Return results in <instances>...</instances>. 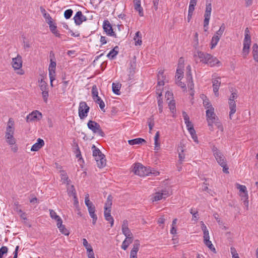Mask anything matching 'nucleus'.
I'll return each mask as SVG.
<instances>
[{"label":"nucleus","instance_id":"nucleus-57","mask_svg":"<svg viewBox=\"0 0 258 258\" xmlns=\"http://www.w3.org/2000/svg\"><path fill=\"white\" fill-rule=\"evenodd\" d=\"M148 125H149V130H150V132L152 130V128L154 125V118L152 117H151L148 118Z\"/></svg>","mask_w":258,"mask_h":258},{"label":"nucleus","instance_id":"nucleus-53","mask_svg":"<svg viewBox=\"0 0 258 258\" xmlns=\"http://www.w3.org/2000/svg\"><path fill=\"white\" fill-rule=\"evenodd\" d=\"M140 244L138 240H136L133 244V247L131 250L138 252L139 250Z\"/></svg>","mask_w":258,"mask_h":258},{"label":"nucleus","instance_id":"nucleus-17","mask_svg":"<svg viewBox=\"0 0 258 258\" xmlns=\"http://www.w3.org/2000/svg\"><path fill=\"white\" fill-rule=\"evenodd\" d=\"M228 104L229 105V118L232 119V116L234 114L236 111V106L235 101H228Z\"/></svg>","mask_w":258,"mask_h":258},{"label":"nucleus","instance_id":"nucleus-62","mask_svg":"<svg viewBox=\"0 0 258 258\" xmlns=\"http://www.w3.org/2000/svg\"><path fill=\"white\" fill-rule=\"evenodd\" d=\"M188 88L191 91L190 93V95L193 96L194 95V91L193 90L194 88V82H189L187 84Z\"/></svg>","mask_w":258,"mask_h":258},{"label":"nucleus","instance_id":"nucleus-60","mask_svg":"<svg viewBox=\"0 0 258 258\" xmlns=\"http://www.w3.org/2000/svg\"><path fill=\"white\" fill-rule=\"evenodd\" d=\"M248 196H245L241 197V201H242V202L243 203V205L246 207V210H248Z\"/></svg>","mask_w":258,"mask_h":258},{"label":"nucleus","instance_id":"nucleus-38","mask_svg":"<svg viewBox=\"0 0 258 258\" xmlns=\"http://www.w3.org/2000/svg\"><path fill=\"white\" fill-rule=\"evenodd\" d=\"M113 197L111 195H109L107 197L106 202L105 204L104 210H108V209L111 208L112 204Z\"/></svg>","mask_w":258,"mask_h":258},{"label":"nucleus","instance_id":"nucleus-7","mask_svg":"<svg viewBox=\"0 0 258 258\" xmlns=\"http://www.w3.org/2000/svg\"><path fill=\"white\" fill-rule=\"evenodd\" d=\"M210 56V54L205 53L201 51H198L197 53L194 55V58L197 63L198 62V58L200 59V62L206 63L208 59V57Z\"/></svg>","mask_w":258,"mask_h":258},{"label":"nucleus","instance_id":"nucleus-50","mask_svg":"<svg viewBox=\"0 0 258 258\" xmlns=\"http://www.w3.org/2000/svg\"><path fill=\"white\" fill-rule=\"evenodd\" d=\"M204 244L213 252H216V249L210 240L204 241Z\"/></svg>","mask_w":258,"mask_h":258},{"label":"nucleus","instance_id":"nucleus-27","mask_svg":"<svg viewBox=\"0 0 258 258\" xmlns=\"http://www.w3.org/2000/svg\"><path fill=\"white\" fill-rule=\"evenodd\" d=\"M180 67L181 68H179V66H178L176 72V75L175 76V79L178 81H180L182 79L183 76V67L180 66Z\"/></svg>","mask_w":258,"mask_h":258},{"label":"nucleus","instance_id":"nucleus-51","mask_svg":"<svg viewBox=\"0 0 258 258\" xmlns=\"http://www.w3.org/2000/svg\"><path fill=\"white\" fill-rule=\"evenodd\" d=\"M118 54V52L115 51V49H112L107 55V56L111 59H114L117 54Z\"/></svg>","mask_w":258,"mask_h":258},{"label":"nucleus","instance_id":"nucleus-54","mask_svg":"<svg viewBox=\"0 0 258 258\" xmlns=\"http://www.w3.org/2000/svg\"><path fill=\"white\" fill-rule=\"evenodd\" d=\"M8 248L7 246H3L0 248V258H3V255L8 252Z\"/></svg>","mask_w":258,"mask_h":258},{"label":"nucleus","instance_id":"nucleus-59","mask_svg":"<svg viewBox=\"0 0 258 258\" xmlns=\"http://www.w3.org/2000/svg\"><path fill=\"white\" fill-rule=\"evenodd\" d=\"M60 176L61 179L63 181V183H66L68 182V177L64 171H61Z\"/></svg>","mask_w":258,"mask_h":258},{"label":"nucleus","instance_id":"nucleus-18","mask_svg":"<svg viewBox=\"0 0 258 258\" xmlns=\"http://www.w3.org/2000/svg\"><path fill=\"white\" fill-rule=\"evenodd\" d=\"M85 204L86 206L87 207L88 211L95 209V206L94 205L93 203L91 201H90L89 199V195L88 194H86L85 195Z\"/></svg>","mask_w":258,"mask_h":258},{"label":"nucleus","instance_id":"nucleus-32","mask_svg":"<svg viewBox=\"0 0 258 258\" xmlns=\"http://www.w3.org/2000/svg\"><path fill=\"white\" fill-rule=\"evenodd\" d=\"M93 100L96 103L99 104V107L103 112H105V110L104 108L105 106V103L100 97L95 98V99Z\"/></svg>","mask_w":258,"mask_h":258},{"label":"nucleus","instance_id":"nucleus-39","mask_svg":"<svg viewBox=\"0 0 258 258\" xmlns=\"http://www.w3.org/2000/svg\"><path fill=\"white\" fill-rule=\"evenodd\" d=\"M95 209L88 211L90 216L91 217V218H92V224L93 225H95L96 224V222L98 219L96 214H95Z\"/></svg>","mask_w":258,"mask_h":258},{"label":"nucleus","instance_id":"nucleus-30","mask_svg":"<svg viewBox=\"0 0 258 258\" xmlns=\"http://www.w3.org/2000/svg\"><path fill=\"white\" fill-rule=\"evenodd\" d=\"M49 211L51 218L53 219H54L57 222V223H58L61 224L62 219L59 216L56 214V212L53 210H50Z\"/></svg>","mask_w":258,"mask_h":258},{"label":"nucleus","instance_id":"nucleus-64","mask_svg":"<svg viewBox=\"0 0 258 258\" xmlns=\"http://www.w3.org/2000/svg\"><path fill=\"white\" fill-rule=\"evenodd\" d=\"M202 225H201V228H202V230L203 231L204 235L209 234V231L207 229V228L206 226L205 225V224L203 222H202Z\"/></svg>","mask_w":258,"mask_h":258},{"label":"nucleus","instance_id":"nucleus-35","mask_svg":"<svg viewBox=\"0 0 258 258\" xmlns=\"http://www.w3.org/2000/svg\"><path fill=\"white\" fill-rule=\"evenodd\" d=\"M252 53L254 59L258 62V45L254 43L252 46Z\"/></svg>","mask_w":258,"mask_h":258},{"label":"nucleus","instance_id":"nucleus-11","mask_svg":"<svg viewBox=\"0 0 258 258\" xmlns=\"http://www.w3.org/2000/svg\"><path fill=\"white\" fill-rule=\"evenodd\" d=\"M56 65L55 60H50V63L48 68L50 81L55 80L54 74Z\"/></svg>","mask_w":258,"mask_h":258},{"label":"nucleus","instance_id":"nucleus-26","mask_svg":"<svg viewBox=\"0 0 258 258\" xmlns=\"http://www.w3.org/2000/svg\"><path fill=\"white\" fill-rule=\"evenodd\" d=\"M133 241V237H126L125 240L123 241L122 245H121V248L123 250H126L129 245L132 243Z\"/></svg>","mask_w":258,"mask_h":258},{"label":"nucleus","instance_id":"nucleus-25","mask_svg":"<svg viewBox=\"0 0 258 258\" xmlns=\"http://www.w3.org/2000/svg\"><path fill=\"white\" fill-rule=\"evenodd\" d=\"M112 86L113 92L116 95H120V89L121 85L119 83V82H113Z\"/></svg>","mask_w":258,"mask_h":258},{"label":"nucleus","instance_id":"nucleus-34","mask_svg":"<svg viewBox=\"0 0 258 258\" xmlns=\"http://www.w3.org/2000/svg\"><path fill=\"white\" fill-rule=\"evenodd\" d=\"M135 9L139 12V14L140 16H144L143 9L141 6V2L138 1L135 3Z\"/></svg>","mask_w":258,"mask_h":258},{"label":"nucleus","instance_id":"nucleus-63","mask_svg":"<svg viewBox=\"0 0 258 258\" xmlns=\"http://www.w3.org/2000/svg\"><path fill=\"white\" fill-rule=\"evenodd\" d=\"M158 105L159 107V111L161 113L163 111V100L160 97L158 99Z\"/></svg>","mask_w":258,"mask_h":258},{"label":"nucleus","instance_id":"nucleus-33","mask_svg":"<svg viewBox=\"0 0 258 258\" xmlns=\"http://www.w3.org/2000/svg\"><path fill=\"white\" fill-rule=\"evenodd\" d=\"M13 135L14 134H6V138L7 139V141L10 145H14V144H15V138H14Z\"/></svg>","mask_w":258,"mask_h":258},{"label":"nucleus","instance_id":"nucleus-58","mask_svg":"<svg viewBox=\"0 0 258 258\" xmlns=\"http://www.w3.org/2000/svg\"><path fill=\"white\" fill-rule=\"evenodd\" d=\"M169 108L172 113L175 111V103L174 101H170L168 104Z\"/></svg>","mask_w":258,"mask_h":258},{"label":"nucleus","instance_id":"nucleus-10","mask_svg":"<svg viewBox=\"0 0 258 258\" xmlns=\"http://www.w3.org/2000/svg\"><path fill=\"white\" fill-rule=\"evenodd\" d=\"M71 188L72 189V190H70L69 192V194L70 196L73 197L74 198V205L76 207L77 213L78 215H79L81 213V212L79 209V201L78 200V199L77 198V195L76 194V192L75 191V189H74V186H71Z\"/></svg>","mask_w":258,"mask_h":258},{"label":"nucleus","instance_id":"nucleus-45","mask_svg":"<svg viewBox=\"0 0 258 258\" xmlns=\"http://www.w3.org/2000/svg\"><path fill=\"white\" fill-rule=\"evenodd\" d=\"M220 39V38L218 37V36H217L214 35L213 36L212 40H211V49L214 48L217 45Z\"/></svg>","mask_w":258,"mask_h":258},{"label":"nucleus","instance_id":"nucleus-13","mask_svg":"<svg viewBox=\"0 0 258 258\" xmlns=\"http://www.w3.org/2000/svg\"><path fill=\"white\" fill-rule=\"evenodd\" d=\"M121 229L122 233L126 236L127 237H133L132 233L128 227V221L126 220H124L123 221V223L121 226Z\"/></svg>","mask_w":258,"mask_h":258},{"label":"nucleus","instance_id":"nucleus-61","mask_svg":"<svg viewBox=\"0 0 258 258\" xmlns=\"http://www.w3.org/2000/svg\"><path fill=\"white\" fill-rule=\"evenodd\" d=\"M89 71L88 70H85L83 72V77L85 79H89L92 78L93 76V74L89 75L88 74Z\"/></svg>","mask_w":258,"mask_h":258},{"label":"nucleus","instance_id":"nucleus-31","mask_svg":"<svg viewBox=\"0 0 258 258\" xmlns=\"http://www.w3.org/2000/svg\"><path fill=\"white\" fill-rule=\"evenodd\" d=\"M160 137V133L159 131L157 132L154 137L155 147V150H159L160 147V144L159 143L158 140Z\"/></svg>","mask_w":258,"mask_h":258},{"label":"nucleus","instance_id":"nucleus-47","mask_svg":"<svg viewBox=\"0 0 258 258\" xmlns=\"http://www.w3.org/2000/svg\"><path fill=\"white\" fill-rule=\"evenodd\" d=\"M221 82H216V83L213 84V91L215 93L216 96L218 97L219 96V88Z\"/></svg>","mask_w":258,"mask_h":258},{"label":"nucleus","instance_id":"nucleus-22","mask_svg":"<svg viewBox=\"0 0 258 258\" xmlns=\"http://www.w3.org/2000/svg\"><path fill=\"white\" fill-rule=\"evenodd\" d=\"M14 125V121L12 118H9L8 125L7 127V132L6 133H10L14 134V128L13 127Z\"/></svg>","mask_w":258,"mask_h":258},{"label":"nucleus","instance_id":"nucleus-6","mask_svg":"<svg viewBox=\"0 0 258 258\" xmlns=\"http://www.w3.org/2000/svg\"><path fill=\"white\" fill-rule=\"evenodd\" d=\"M103 29L107 35L116 37V35L113 31L112 26L108 20H105L103 21Z\"/></svg>","mask_w":258,"mask_h":258},{"label":"nucleus","instance_id":"nucleus-8","mask_svg":"<svg viewBox=\"0 0 258 258\" xmlns=\"http://www.w3.org/2000/svg\"><path fill=\"white\" fill-rule=\"evenodd\" d=\"M212 11V5L211 3H206L205 13L204 14V27L205 28L209 25V20Z\"/></svg>","mask_w":258,"mask_h":258},{"label":"nucleus","instance_id":"nucleus-19","mask_svg":"<svg viewBox=\"0 0 258 258\" xmlns=\"http://www.w3.org/2000/svg\"><path fill=\"white\" fill-rule=\"evenodd\" d=\"M73 150L75 153H76V157L78 158V161L81 160V151L79 149L78 144L76 142L75 140L73 141Z\"/></svg>","mask_w":258,"mask_h":258},{"label":"nucleus","instance_id":"nucleus-42","mask_svg":"<svg viewBox=\"0 0 258 258\" xmlns=\"http://www.w3.org/2000/svg\"><path fill=\"white\" fill-rule=\"evenodd\" d=\"M92 97L93 100L95 98L99 97L98 96V91L97 87L96 85H93L92 88Z\"/></svg>","mask_w":258,"mask_h":258},{"label":"nucleus","instance_id":"nucleus-29","mask_svg":"<svg viewBox=\"0 0 258 258\" xmlns=\"http://www.w3.org/2000/svg\"><path fill=\"white\" fill-rule=\"evenodd\" d=\"M134 39L135 41V45H141L142 44V34L140 31H137L136 33Z\"/></svg>","mask_w":258,"mask_h":258},{"label":"nucleus","instance_id":"nucleus-15","mask_svg":"<svg viewBox=\"0 0 258 258\" xmlns=\"http://www.w3.org/2000/svg\"><path fill=\"white\" fill-rule=\"evenodd\" d=\"M44 145V141L39 138L37 140V142L35 143L32 147H31V150L32 151H38L40 148H41Z\"/></svg>","mask_w":258,"mask_h":258},{"label":"nucleus","instance_id":"nucleus-37","mask_svg":"<svg viewBox=\"0 0 258 258\" xmlns=\"http://www.w3.org/2000/svg\"><path fill=\"white\" fill-rule=\"evenodd\" d=\"M165 82H158V85L156 86V93L158 94V96L157 97V99L162 96V91L160 88L164 85Z\"/></svg>","mask_w":258,"mask_h":258},{"label":"nucleus","instance_id":"nucleus-52","mask_svg":"<svg viewBox=\"0 0 258 258\" xmlns=\"http://www.w3.org/2000/svg\"><path fill=\"white\" fill-rule=\"evenodd\" d=\"M73 11L71 9H68L64 11V17L66 19H70L72 16Z\"/></svg>","mask_w":258,"mask_h":258},{"label":"nucleus","instance_id":"nucleus-9","mask_svg":"<svg viewBox=\"0 0 258 258\" xmlns=\"http://www.w3.org/2000/svg\"><path fill=\"white\" fill-rule=\"evenodd\" d=\"M42 118V114L39 111L35 110L29 114L26 117L27 122L39 120Z\"/></svg>","mask_w":258,"mask_h":258},{"label":"nucleus","instance_id":"nucleus-23","mask_svg":"<svg viewBox=\"0 0 258 258\" xmlns=\"http://www.w3.org/2000/svg\"><path fill=\"white\" fill-rule=\"evenodd\" d=\"M177 150L178 152V158H179L178 162L180 164H181L185 158V154H184L183 147H182V146L179 147L178 148Z\"/></svg>","mask_w":258,"mask_h":258},{"label":"nucleus","instance_id":"nucleus-14","mask_svg":"<svg viewBox=\"0 0 258 258\" xmlns=\"http://www.w3.org/2000/svg\"><path fill=\"white\" fill-rule=\"evenodd\" d=\"M12 66L15 70H18L22 67V57L20 55H18L16 57L13 58Z\"/></svg>","mask_w":258,"mask_h":258},{"label":"nucleus","instance_id":"nucleus-5","mask_svg":"<svg viewBox=\"0 0 258 258\" xmlns=\"http://www.w3.org/2000/svg\"><path fill=\"white\" fill-rule=\"evenodd\" d=\"M206 113L208 125H211L212 124H214L216 120H218L214 112V107H211V109H207Z\"/></svg>","mask_w":258,"mask_h":258},{"label":"nucleus","instance_id":"nucleus-1","mask_svg":"<svg viewBox=\"0 0 258 258\" xmlns=\"http://www.w3.org/2000/svg\"><path fill=\"white\" fill-rule=\"evenodd\" d=\"M93 156L96 161L97 166L99 168H102L106 165V159L105 155L102 154L101 151L97 148L94 145L92 147Z\"/></svg>","mask_w":258,"mask_h":258},{"label":"nucleus","instance_id":"nucleus-28","mask_svg":"<svg viewBox=\"0 0 258 258\" xmlns=\"http://www.w3.org/2000/svg\"><path fill=\"white\" fill-rule=\"evenodd\" d=\"M128 143L130 145H134L137 144H142L143 143H146V141L144 139L139 138L128 140Z\"/></svg>","mask_w":258,"mask_h":258},{"label":"nucleus","instance_id":"nucleus-56","mask_svg":"<svg viewBox=\"0 0 258 258\" xmlns=\"http://www.w3.org/2000/svg\"><path fill=\"white\" fill-rule=\"evenodd\" d=\"M197 4V1L195 0H190V4L188 8V10L190 11V12L194 11L195 7Z\"/></svg>","mask_w":258,"mask_h":258},{"label":"nucleus","instance_id":"nucleus-12","mask_svg":"<svg viewBox=\"0 0 258 258\" xmlns=\"http://www.w3.org/2000/svg\"><path fill=\"white\" fill-rule=\"evenodd\" d=\"M169 196V192L167 190H162L161 192H156L152 198L153 202L158 201L162 199H165Z\"/></svg>","mask_w":258,"mask_h":258},{"label":"nucleus","instance_id":"nucleus-21","mask_svg":"<svg viewBox=\"0 0 258 258\" xmlns=\"http://www.w3.org/2000/svg\"><path fill=\"white\" fill-rule=\"evenodd\" d=\"M90 107L87 105L85 102H82V119L87 116Z\"/></svg>","mask_w":258,"mask_h":258},{"label":"nucleus","instance_id":"nucleus-49","mask_svg":"<svg viewBox=\"0 0 258 258\" xmlns=\"http://www.w3.org/2000/svg\"><path fill=\"white\" fill-rule=\"evenodd\" d=\"M203 105L205 107V108L207 109H211V107H213L209 100L208 98H207L206 97V98L203 100Z\"/></svg>","mask_w":258,"mask_h":258},{"label":"nucleus","instance_id":"nucleus-40","mask_svg":"<svg viewBox=\"0 0 258 258\" xmlns=\"http://www.w3.org/2000/svg\"><path fill=\"white\" fill-rule=\"evenodd\" d=\"M186 78L187 81H192L193 80L191 72V67L190 65H188L186 67Z\"/></svg>","mask_w":258,"mask_h":258},{"label":"nucleus","instance_id":"nucleus-48","mask_svg":"<svg viewBox=\"0 0 258 258\" xmlns=\"http://www.w3.org/2000/svg\"><path fill=\"white\" fill-rule=\"evenodd\" d=\"M164 70H160L157 75L158 81H165L166 79V77L164 74Z\"/></svg>","mask_w":258,"mask_h":258},{"label":"nucleus","instance_id":"nucleus-4","mask_svg":"<svg viewBox=\"0 0 258 258\" xmlns=\"http://www.w3.org/2000/svg\"><path fill=\"white\" fill-rule=\"evenodd\" d=\"M215 158L218 164L223 167V171L225 173H229V168L226 163V160L225 156L220 152V153H215Z\"/></svg>","mask_w":258,"mask_h":258},{"label":"nucleus","instance_id":"nucleus-3","mask_svg":"<svg viewBox=\"0 0 258 258\" xmlns=\"http://www.w3.org/2000/svg\"><path fill=\"white\" fill-rule=\"evenodd\" d=\"M88 128L91 130L94 133L97 134L102 137L105 136V134L101 129L100 125L97 122L89 120L87 123Z\"/></svg>","mask_w":258,"mask_h":258},{"label":"nucleus","instance_id":"nucleus-43","mask_svg":"<svg viewBox=\"0 0 258 258\" xmlns=\"http://www.w3.org/2000/svg\"><path fill=\"white\" fill-rule=\"evenodd\" d=\"M40 89L42 92L49 91V86L46 82H40Z\"/></svg>","mask_w":258,"mask_h":258},{"label":"nucleus","instance_id":"nucleus-16","mask_svg":"<svg viewBox=\"0 0 258 258\" xmlns=\"http://www.w3.org/2000/svg\"><path fill=\"white\" fill-rule=\"evenodd\" d=\"M206 63L209 65L210 67L215 66L216 64L219 66L220 61L216 57H213L210 54V56L208 57V59L206 62Z\"/></svg>","mask_w":258,"mask_h":258},{"label":"nucleus","instance_id":"nucleus-20","mask_svg":"<svg viewBox=\"0 0 258 258\" xmlns=\"http://www.w3.org/2000/svg\"><path fill=\"white\" fill-rule=\"evenodd\" d=\"M83 244L87 250V255L94 253L92 246L88 243L86 239H83Z\"/></svg>","mask_w":258,"mask_h":258},{"label":"nucleus","instance_id":"nucleus-41","mask_svg":"<svg viewBox=\"0 0 258 258\" xmlns=\"http://www.w3.org/2000/svg\"><path fill=\"white\" fill-rule=\"evenodd\" d=\"M225 30V25L224 23H223L221 26L220 27L219 29L216 32L215 36H218L219 38H221L223 32Z\"/></svg>","mask_w":258,"mask_h":258},{"label":"nucleus","instance_id":"nucleus-55","mask_svg":"<svg viewBox=\"0 0 258 258\" xmlns=\"http://www.w3.org/2000/svg\"><path fill=\"white\" fill-rule=\"evenodd\" d=\"M250 45H243L242 53L244 57H246L249 53Z\"/></svg>","mask_w":258,"mask_h":258},{"label":"nucleus","instance_id":"nucleus-46","mask_svg":"<svg viewBox=\"0 0 258 258\" xmlns=\"http://www.w3.org/2000/svg\"><path fill=\"white\" fill-rule=\"evenodd\" d=\"M75 23L77 25L81 24V11H78L74 17Z\"/></svg>","mask_w":258,"mask_h":258},{"label":"nucleus","instance_id":"nucleus-36","mask_svg":"<svg viewBox=\"0 0 258 258\" xmlns=\"http://www.w3.org/2000/svg\"><path fill=\"white\" fill-rule=\"evenodd\" d=\"M57 226L59 229V231L65 235H68L69 232L68 230L66 228L64 225L62 224V221L61 222V224L57 223Z\"/></svg>","mask_w":258,"mask_h":258},{"label":"nucleus","instance_id":"nucleus-44","mask_svg":"<svg viewBox=\"0 0 258 258\" xmlns=\"http://www.w3.org/2000/svg\"><path fill=\"white\" fill-rule=\"evenodd\" d=\"M190 213L192 215V220L195 221H198L199 218L198 211L194 209H191L190 210Z\"/></svg>","mask_w":258,"mask_h":258},{"label":"nucleus","instance_id":"nucleus-2","mask_svg":"<svg viewBox=\"0 0 258 258\" xmlns=\"http://www.w3.org/2000/svg\"><path fill=\"white\" fill-rule=\"evenodd\" d=\"M133 172L135 174L140 176H145L152 174L150 167L144 166L142 164L137 163L135 164Z\"/></svg>","mask_w":258,"mask_h":258},{"label":"nucleus","instance_id":"nucleus-24","mask_svg":"<svg viewBox=\"0 0 258 258\" xmlns=\"http://www.w3.org/2000/svg\"><path fill=\"white\" fill-rule=\"evenodd\" d=\"M236 187L239 190V191L242 193L240 194L241 197L248 196L247 191L246 187L245 185H241L238 183L236 184Z\"/></svg>","mask_w":258,"mask_h":258}]
</instances>
